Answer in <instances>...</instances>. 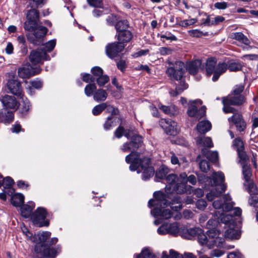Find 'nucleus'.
Listing matches in <instances>:
<instances>
[{
  "label": "nucleus",
  "instance_id": "864d4df0",
  "mask_svg": "<svg viewBox=\"0 0 258 258\" xmlns=\"http://www.w3.org/2000/svg\"><path fill=\"white\" fill-rule=\"evenodd\" d=\"M137 258H155V256L149 249L144 248Z\"/></svg>",
  "mask_w": 258,
  "mask_h": 258
},
{
  "label": "nucleus",
  "instance_id": "f3484780",
  "mask_svg": "<svg viewBox=\"0 0 258 258\" xmlns=\"http://www.w3.org/2000/svg\"><path fill=\"white\" fill-rule=\"evenodd\" d=\"M4 107L6 109H11L16 110L19 105L15 97L6 95L0 98Z\"/></svg>",
  "mask_w": 258,
  "mask_h": 258
},
{
  "label": "nucleus",
  "instance_id": "6ab92c4d",
  "mask_svg": "<svg viewBox=\"0 0 258 258\" xmlns=\"http://www.w3.org/2000/svg\"><path fill=\"white\" fill-rule=\"evenodd\" d=\"M39 73V70H35L30 64L19 68L18 69V76L22 79L29 78Z\"/></svg>",
  "mask_w": 258,
  "mask_h": 258
},
{
  "label": "nucleus",
  "instance_id": "338daca9",
  "mask_svg": "<svg viewBox=\"0 0 258 258\" xmlns=\"http://www.w3.org/2000/svg\"><path fill=\"white\" fill-rule=\"evenodd\" d=\"M207 206V205L206 201L203 199L199 200L196 202V207L200 210H204Z\"/></svg>",
  "mask_w": 258,
  "mask_h": 258
},
{
  "label": "nucleus",
  "instance_id": "0e129e2a",
  "mask_svg": "<svg viewBox=\"0 0 258 258\" xmlns=\"http://www.w3.org/2000/svg\"><path fill=\"white\" fill-rule=\"evenodd\" d=\"M248 203L250 205L254 206L258 203V194L253 192L250 194V198L248 200Z\"/></svg>",
  "mask_w": 258,
  "mask_h": 258
},
{
  "label": "nucleus",
  "instance_id": "7c9ffc66",
  "mask_svg": "<svg viewBox=\"0 0 258 258\" xmlns=\"http://www.w3.org/2000/svg\"><path fill=\"white\" fill-rule=\"evenodd\" d=\"M202 154L212 162L215 163L218 159V153L217 151H211L206 149L202 150Z\"/></svg>",
  "mask_w": 258,
  "mask_h": 258
},
{
  "label": "nucleus",
  "instance_id": "c756f323",
  "mask_svg": "<svg viewBox=\"0 0 258 258\" xmlns=\"http://www.w3.org/2000/svg\"><path fill=\"white\" fill-rule=\"evenodd\" d=\"M108 94L106 91L102 89L97 90L93 94V99L96 102H102L105 101Z\"/></svg>",
  "mask_w": 258,
  "mask_h": 258
},
{
  "label": "nucleus",
  "instance_id": "e2e57ef3",
  "mask_svg": "<svg viewBox=\"0 0 258 258\" xmlns=\"http://www.w3.org/2000/svg\"><path fill=\"white\" fill-rule=\"evenodd\" d=\"M161 38H164L170 41H175L177 40L176 37L169 32H166L164 34L160 36Z\"/></svg>",
  "mask_w": 258,
  "mask_h": 258
},
{
  "label": "nucleus",
  "instance_id": "a211bd4d",
  "mask_svg": "<svg viewBox=\"0 0 258 258\" xmlns=\"http://www.w3.org/2000/svg\"><path fill=\"white\" fill-rule=\"evenodd\" d=\"M213 232L214 233V229L213 228L208 230L206 234H205L202 229L201 233L198 234L197 236L200 244L202 245H206L211 248V245L213 243V242L211 241V238Z\"/></svg>",
  "mask_w": 258,
  "mask_h": 258
},
{
  "label": "nucleus",
  "instance_id": "ea45409f",
  "mask_svg": "<svg viewBox=\"0 0 258 258\" xmlns=\"http://www.w3.org/2000/svg\"><path fill=\"white\" fill-rule=\"evenodd\" d=\"M187 85L184 82H180V84L176 87L175 90H171L169 94L172 96H176L181 93L184 90L187 88Z\"/></svg>",
  "mask_w": 258,
  "mask_h": 258
},
{
  "label": "nucleus",
  "instance_id": "9b49d317",
  "mask_svg": "<svg viewBox=\"0 0 258 258\" xmlns=\"http://www.w3.org/2000/svg\"><path fill=\"white\" fill-rule=\"evenodd\" d=\"M47 215L46 209L42 207L38 208L32 214L31 219L34 225L38 227L48 226L49 222L45 220Z\"/></svg>",
  "mask_w": 258,
  "mask_h": 258
},
{
  "label": "nucleus",
  "instance_id": "9d476101",
  "mask_svg": "<svg viewBox=\"0 0 258 258\" xmlns=\"http://www.w3.org/2000/svg\"><path fill=\"white\" fill-rule=\"evenodd\" d=\"M150 159L148 157H145L142 159L141 160L137 161L138 164L137 168L135 170H131V171H135L139 168L143 170L142 174V179L143 180H147L152 176L154 173L153 168L150 166Z\"/></svg>",
  "mask_w": 258,
  "mask_h": 258
},
{
  "label": "nucleus",
  "instance_id": "393cba45",
  "mask_svg": "<svg viewBox=\"0 0 258 258\" xmlns=\"http://www.w3.org/2000/svg\"><path fill=\"white\" fill-rule=\"evenodd\" d=\"M51 233L48 231L38 233L34 235L33 242L36 243H43L50 236Z\"/></svg>",
  "mask_w": 258,
  "mask_h": 258
},
{
  "label": "nucleus",
  "instance_id": "bb28decb",
  "mask_svg": "<svg viewBox=\"0 0 258 258\" xmlns=\"http://www.w3.org/2000/svg\"><path fill=\"white\" fill-rule=\"evenodd\" d=\"M231 38L246 45H249L250 43L248 38L241 32L232 33L231 34Z\"/></svg>",
  "mask_w": 258,
  "mask_h": 258
},
{
  "label": "nucleus",
  "instance_id": "e433bc0d",
  "mask_svg": "<svg viewBox=\"0 0 258 258\" xmlns=\"http://www.w3.org/2000/svg\"><path fill=\"white\" fill-rule=\"evenodd\" d=\"M225 212H222L221 213H220L219 212V218L222 223L227 224H231L233 223V220L232 215L229 213L228 214L227 213H224Z\"/></svg>",
  "mask_w": 258,
  "mask_h": 258
},
{
  "label": "nucleus",
  "instance_id": "8fccbe9b",
  "mask_svg": "<svg viewBox=\"0 0 258 258\" xmlns=\"http://www.w3.org/2000/svg\"><path fill=\"white\" fill-rule=\"evenodd\" d=\"M39 17V12L35 9H32L28 11L26 16L27 19L34 20L38 21Z\"/></svg>",
  "mask_w": 258,
  "mask_h": 258
},
{
  "label": "nucleus",
  "instance_id": "dca6fc26",
  "mask_svg": "<svg viewBox=\"0 0 258 258\" xmlns=\"http://www.w3.org/2000/svg\"><path fill=\"white\" fill-rule=\"evenodd\" d=\"M202 229L195 227L187 228L185 226L180 227V236L183 238L191 239L193 237L197 236L198 234L201 233Z\"/></svg>",
  "mask_w": 258,
  "mask_h": 258
},
{
  "label": "nucleus",
  "instance_id": "b1692460",
  "mask_svg": "<svg viewBox=\"0 0 258 258\" xmlns=\"http://www.w3.org/2000/svg\"><path fill=\"white\" fill-rule=\"evenodd\" d=\"M214 229V233L213 232V233L212 234V236H211V241L213 242V243L211 245V248L214 246L217 247H222L224 240L222 237L219 236L220 234V231L215 228Z\"/></svg>",
  "mask_w": 258,
  "mask_h": 258
},
{
  "label": "nucleus",
  "instance_id": "3c124183",
  "mask_svg": "<svg viewBox=\"0 0 258 258\" xmlns=\"http://www.w3.org/2000/svg\"><path fill=\"white\" fill-rule=\"evenodd\" d=\"M239 158V163L241 165L243 164H248V157L246 152L242 150L237 152Z\"/></svg>",
  "mask_w": 258,
  "mask_h": 258
},
{
  "label": "nucleus",
  "instance_id": "412c9836",
  "mask_svg": "<svg viewBox=\"0 0 258 258\" xmlns=\"http://www.w3.org/2000/svg\"><path fill=\"white\" fill-rule=\"evenodd\" d=\"M133 37V34L131 31L127 30L125 31H120L116 33L115 38L117 39L118 42L122 45L126 46V43L130 42Z\"/></svg>",
  "mask_w": 258,
  "mask_h": 258
},
{
  "label": "nucleus",
  "instance_id": "423d86ee",
  "mask_svg": "<svg viewBox=\"0 0 258 258\" xmlns=\"http://www.w3.org/2000/svg\"><path fill=\"white\" fill-rule=\"evenodd\" d=\"M225 179V176L222 172H214L212 177H207L205 174H202L198 176L199 182L204 184V187L209 189L210 187H213L222 183Z\"/></svg>",
  "mask_w": 258,
  "mask_h": 258
},
{
  "label": "nucleus",
  "instance_id": "4468645a",
  "mask_svg": "<svg viewBox=\"0 0 258 258\" xmlns=\"http://www.w3.org/2000/svg\"><path fill=\"white\" fill-rule=\"evenodd\" d=\"M34 33L27 35L28 40L35 45H39L41 41L42 38L47 32V29L42 26H39Z\"/></svg>",
  "mask_w": 258,
  "mask_h": 258
},
{
  "label": "nucleus",
  "instance_id": "de8ad7c7",
  "mask_svg": "<svg viewBox=\"0 0 258 258\" xmlns=\"http://www.w3.org/2000/svg\"><path fill=\"white\" fill-rule=\"evenodd\" d=\"M14 183V181L13 179L11 177L7 176L3 179L2 185H3L5 188L10 189V190H12L11 192L13 193L14 192V189L11 188V187Z\"/></svg>",
  "mask_w": 258,
  "mask_h": 258
},
{
  "label": "nucleus",
  "instance_id": "603ef678",
  "mask_svg": "<svg viewBox=\"0 0 258 258\" xmlns=\"http://www.w3.org/2000/svg\"><path fill=\"white\" fill-rule=\"evenodd\" d=\"M56 45V40L55 39L51 40L48 41L44 45V47L43 49H41L42 50L45 52H50L51 51Z\"/></svg>",
  "mask_w": 258,
  "mask_h": 258
},
{
  "label": "nucleus",
  "instance_id": "774afa93",
  "mask_svg": "<svg viewBox=\"0 0 258 258\" xmlns=\"http://www.w3.org/2000/svg\"><path fill=\"white\" fill-rule=\"evenodd\" d=\"M223 110L225 113H234L236 111V109L230 106V105H232L231 104L223 103Z\"/></svg>",
  "mask_w": 258,
  "mask_h": 258
},
{
  "label": "nucleus",
  "instance_id": "7ed1b4c3",
  "mask_svg": "<svg viewBox=\"0 0 258 258\" xmlns=\"http://www.w3.org/2000/svg\"><path fill=\"white\" fill-rule=\"evenodd\" d=\"M202 61L200 59H196L194 61L186 63V66L180 61H176L173 66L169 67L166 71L167 75L171 79L175 80H180L183 77L184 72V69L192 75H195L198 73L199 68L201 67Z\"/></svg>",
  "mask_w": 258,
  "mask_h": 258
},
{
  "label": "nucleus",
  "instance_id": "c9c22d12",
  "mask_svg": "<svg viewBox=\"0 0 258 258\" xmlns=\"http://www.w3.org/2000/svg\"><path fill=\"white\" fill-rule=\"evenodd\" d=\"M38 21L27 19L24 23V29L25 30L29 31H34L36 29L38 26Z\"/></svg>",
  "mask_w": 258,
  "mask_h": 258
},
{
  "label": "nucleus",
  "instance_id": "49530a36",
  "mask_svg": "<svg viewBox=\"0 0 258 258\" xmlns=\"http://www.w3.org/2000/svg\"><path fill=\"white\" fill-rule=\"evenodd\" d=\"M107 107V102L102 103L96 105L92 109V113L94 115H98L100 114Z\"/></svg>",
  "mask_w": 258,
  "mask_h": 258
},
{
  "label": "nucleus",
  "instance_id": "052dcab7",
  "mask_svg": "<svg viewBox=\"0 0 258 258\" xmlns=\"http://www.w3.org/2000/svg\"><path fill=\"white\" fill-rule=\"evenodd\" d=\"M109 78L108 76L106 75H103L102 74L98 77V78L96 80V81L98 85L99 86H103L106 83H107L109 81Z\"/></svg>",
  "mask_w": 258,
  "mask_h": 258
},
{
  "label": "nucleus",
  "instance_id": "c85d7f7f",
  "mask_svg": "<svg viewBox=\"0 0 258 258\" xmlns=\"http://www.w3.org/2000/svg\"><path fill=\"white\" fill-rule=\"evenodd\" d=\"M186 183L184 182H179V180L177 181L173 186L169 187L172 191H174L178 194H182L185 192L186 190Z\"/></svg>",
  "mask_w": 258,
  "mask_h": 258
},
{
  "label": "nucleus",
  "instance_id": "1a4fd4ad",
  "mask_svg": "<svg viewBox=\"0 0 258 258\" xmlns=\"http://www.w3.org/2000/svg\"><path fill=\"white\" fill-rule=\"evenodd\" d=\"M180 224L177 222L173 223H165L160 226L157 229L159 234L164 235L169 234L174 236L180 235Z\"/></svg>",
  "mask_w": 258,
  "mask_h": 258
},
{
  "label": "nucleus",
  "instance_id": "2f4dec72",
  "mask_svg": "<svg viewBox=\"0 0 258 258\" xmlns=\"http://www.w3.org/2000/svg\"><path fill=\"white\" fill-rule=\"evenodd\" d=\"M24 202V196L22 194H15L11 198L12 204L16 207L21 206Z\"/></svg>",
  "mask_w": 258,
  "mask_h": 258
},
{
  "label": "nucleus",
  "instance_id": "f257e3e1",
  "mask_svg": "<svg viewBox=\"0 0 258 258\" xmlns=\"http://www.w3.org/2000/svg\"><path fill=\"white\" fill-rule=\"evenodd\" d=\"M243 65L239 61H230L228 64L225 62H219L217 64L215 57L208 58L205 64V69L208 76L213 75L212 81L216 82L220 76L226 72L227 69L230 72H237L241 70Z\"/></svg>",
  "mask_w": 258,
  "mask_h": 258
},
{
  "label": "nucleus",
  "instance_id": "4be33fe9",
  "mask_svg": "<svg viewBox=\"0 0 258 258\" xmlns=\"http://www.w3.org/2000/svg\"><path fill=\"white\" fill-rule=\"evenodd\" d=\"M215 187L213 188L210 192L207 194L206 197L207 199L212 201L215 197L220 196L223 192H225L226 186L224 184H221L219 186H215Z\"/></svg>",
  "mask_w": 258,
  "mask_h": 258
},
{
  "label": "nucleus",
  "instance_id": "cd10ccee",
  "mask_svg": "<svg viewBox=\"0 0 258 258\" xmlns=\"http://www.w3.org/2000/svg\"><path fill=\"white\" fill-rule=\"evenodd\" d=\"M211 123L208 120L201 121L197 125L198 131L201 134L208 132L211 130Z\"/></svg>",
  "mask_w": 258,
  "mask_h": 258
},
{
  "label": "nucleus",
  "instance_id": "bf43d9fd",
  "mask_svg": "<svg viewBox=\"0 0 258 258\" xmlns=\"http://www.w3.org/2000/svg\"><path fill=\"white\" fill-rule=\"evenodd\" d=\"M213 206L216 209L220 210L222 212H226L225 204L222 200L215 201L213 203Z\"/></svg>",
  "mask_w": 258,
  "mask_h": 258
},
{
  "label": "nucleus",
  "instance_id": "37998d69",
  "mask_svg": "<svg viewBox=\"0 0 258 258\" xmlns=\"http://www.w3.org/2000/svg\"><path fill=\"white\" fill-rule=\"evenodd\" d=\"M242 168V174L245 181H248L250 179L252 175L251 170L248 164H243L241 165Z\"/></svg>",
  "mask_w": 258,
  "mask_h": 258
},
{
  "label": "nucleus",
  "instance_id": "39448f33",
  "mask_svg": "<svg viewBox=\"0 0 258 258\" xmlns=\"http://www.w3.org/2000/svg\"><path fill=\"white\" fill-rule=\"evenodd\" d=\"M244 87L243 84L234 86L231 93L227 96L223 98L222 103L240 106L246 103V99L245 96L241 94Z\"/></svg>",
  "mask_w": 258,
  "mask_h": 258
},
{
  "label": "nucleus",
  "instance_id": "c03bdc74",
  "mask_svg": "<svg viewBox=\"0 0 258 258\" xmlns=\"http://www.w3.org/2000/svg\"><path fill=\"white\" fill-rule=\"evenodd\" d=\"M165 180L169 184V185H166V187L169 188V187L173 186V185H175V183L178 181L179 178L176 175L170 174L166 177Z\"/></svg>",
  "mask_w": 258,
  "mask_h": 258
},
{
  "label": "nucleus",
  "instance_id": "680f3d73",
  "mask_svg": "<svg viewBox=\"0 0 258 258\" xmlns=\"http://www.w3.org/2000/svg\"><path fill=\"white\" fill-rule=\"evenodd\" d=\"M201 170L204 172H207L210 170V163L206 160L201 161L199 163Z\"/></svg>",
  "mask_w": 258,
  "mask_h": 258
},
{
  "label": "nucleus",
  "instance_id": "69168bd1",
  "mask_svg": "<svg viewBox=\"0 0 258 258\" xmlns=\"http://www.w3.org/2000/svg\"><path fill=\"white\" fill-rule=\"evenodd\" d=\"M117 21H118V20L117 19V16L114 14L110 15L108 16L107 18L106 19V22L107 24L111 26H115L116 23Z\"/></svg>",
  "mask_w": 258,
  "mask_h": 258
},
{
  "label": "nucleus",
  "instance_id": "4d7b16f0",
  "mask_svg": "<svg viewBox=\"0 0 258 258\" xmlns=\"http://www.w3.org/2000/svg\"><path fill=\"white\" fill-rule=\"evenodd\" d=\"M244 185L249 193L251 194L255 192L256 186L251 179H249L248 181H245Z\"/></svg>",
  "mask_w": 258,
  "mask_h": 258
},
{
  "label": "nucleus",
  "instance_id": "58836bf2",
  "mask_svg": "<svg viewBox=\"0 0 258 258\" xmlns=\"http://www.w3.org/2000/svg\"><path fill=\"white\" fill-rule=\"evenodd\" d=\"M128 27L129 25L128 22L125 20H118L115 25V28L116 30V33L119 32L120 31L127 30Z\"/></svg>",
  "mask_w": 258,
  "mask_h": 258
},
{
  "label": "nucleus",
  "instance_id": "6e6d98bb",
  "mask_svg": "<svg viewBox=\"0 0 258 258\" xmlns=\"http://www.w3.org/2000/svg\"><path fill=\"white\" fill-rule=\"evenodd\" d=\"M223 203L225 204V209L226 211H229L233 207V203L231 202V198L230 195L227 194L223 197Z\"/></svg>",
  "mask_w": 258,
  "mask_h": 258
},
{
  "label": "nucleus",
  "instance_id": "a878e982",
  "mask_svg": "<svg viewBox=\"0 0 258 258\" xmlns=\"http://www.w3.org/2000/svg\"><path fill=\"white\" fill-rule=\"evenodd\" d=\"M34 207L35 204L33 202H30L29 205H23L21 208V215L25 218L29 217Z\"/></svg>",
  "mask_w": 258,
  "mask_h": 258
},
{
  "label": "nucleus",
  "instance_id": "5fc2aeb1",
  "mask_svg": "<svg viewBox=\"0 0 258 258\" xmlns=\"http://www.w3.org/2000/svg\"><path fill=\"white\" fill-rule=\"evenodd\" d=\"M43 254L45 257L54 258L56 255V250L53 248L46 247L43 249Z\"/></svg>",
  "mask_w": 258,
  "mask_h": 258
},
{
  "label": "nucleus",
  "instance_id": "f03ea898",
  "mask_svg": "<svg viewBox=\"0 0 258 258\" xmlns=\"http://www.w3.org/2000/svg\"><path fill=\"white\" fill-rule=\"evenodd\" d=\"M170 203L167 200V196L163 192L156 191L154 194V199L148 202L149 207H154L151 210V214L154 217L160 216L163 219H169L173 216V213L169 209H165Z\"/></svg>",
  "mask_w": 258,
  "mask_h": 258
},
{
  "label": "nucleus",
  "instance_id": "aec40b11",
  "mask_svg": "<svg viewBox=\"0 0 258 258\" xmlns=\"http://www.w3.org/2000/svg\"><path fill=\"white\" fill-rule=\"evenodd\" d=\"M228 121H232L235 124L236 130L238 132L244 131L246 127V123L240 113H234L231 117L228 118Z\"/></svg>",
  "mask_w": 258,
  "mask_h": 258
},
{
  "label": "nucleus",
  "instance_id": "4c0bfd02",
  "mask_svg": "<svg viewBox=\"0 0 258 258\" xmlns=\"http://www.w3.org/2000/svg\"><path fill=\"white\" fill-rule=\"evenodd\" d=\"M169 169L165 166H162L156 172V177L160 179L166 178L167 174L169 172Z\"/></svg>",
  "mask_w": 258,
  "mask_h": 258
},
{
  "label": "nucleus",
  "instance_id": "ddd939ff",
  "mask_svg": "<svg viewBox=\"0 0 258 258\" xmlns=\"http://www.w3.org/2000/svg\"><path fill=\"white\" fill-rule=\"evenodd\" d=\"M159 124L167 135L174 136L178 132L177 123L171 119L162 118L159 121Z\"/></svg>",
  "mask_w": 258,
  "mask_h": 258
},
{
  "label": "nucleus",
  "instance_id": "a18cd8bd",
  "mask_svg": "<svg viewBox=\"0 0 258 258\" xmlns=\"http://www.w3.org/2000/svg\"><path fill=\"white\" fill-rule=\"evenodd\" d=\"M232 146L237 152L244 150V143L240 138H237L233 141Z\"/></svg>",
  "mask_w": 258,
  "mask_h": 258
},
{
  "label": "nucleus",
  "instance_id": "a19ab883",
  "mask_svg": "<svg viewBox=\"0 0 258 258\" xmlns=\"http://www.w3.org/2000/svg\"><path fill=\"white\" fill-rule=\"evenodd\" d=\"M31 104L30 101L26 98L24 99L22 105L20 108V112L23 116H25L28 113L31 109Z\"/></svg>",
  "mask_w": 258,
  "mask_h": 258
},
{
  "label": "nucleus",
  "instance_id": "13d9d810",
  "mask_svg": "<svg viewBox=\"0 0 258 258\" xmlns=\"http://www.w3.org/2000/svg\"><path fill=\"white\" fill-rule=\"evenodd\" d=\"M96 90V86L94 84H88L85 88V94L87 96H90L94 94V92Z\"/></svg>",
  "mask_w": 258,
  "mask_h": 258
},
{
  "label": "nucleus",
  "instance_id": "f8f14e48",
  "mask_svg": "<svg viewBox=\"0 0 258 258\" xmlns=\"http://www.w3.org/2000/svg\"><path fill=\"white\" fill-rule=\"evenodd\" d=\"M124 46L122 45L117 41L110 43L105 46V53L110 59H114L119 56V53L124 49Z\"/></svg>",
  "mask_w": 258,
  "mask_h": 258
},
{
  "label": "nucleus",
  "instance_id": "09e8293b",
  "mask_svg": "<svg viewBox=\"0 0 258 258\" xmlns=\"http://www.w3.org/2000/svg\"><path fill=\"white\" fill-rule=\"evenodd\" d=\"M162 258H183V256L182 254L171 249L169 251V255L166 251H163L162 252Z\"/></svg>",
  "mask_w": 258,
  "mask_h": 258
},
{
  "label": "nucleus",
  "instance_id": "2eb2a0df",
  "mask_svg": "<svg viewBox=\"0 0 258 258\" xmlns=\"http://www.w3.org/2000/svg\"><path fill=\"white\" fill-rule=\"evenodd\" d=\"M29 59L33 64H37L41 63L43 60H48L50 59L49 56L41 49L37 50H33L29 55Z\"/></svg>",
  "mask_w": 258,
  "mask_h": 258
},
{
  "label": "nucleus",
  "instance_id": "72a5a7b5",
  "mask_svg": "<svg viewBox=\"0 0 258 258\" xmlns=\"http://www.w3.org/2000/svg\"><path fill=\"white\" fill-rule=\"evenodd\" d=\"M168 203H170V205H168V206H170V208L173 211L178 212L182 208L181 199L179 196L175 197L174 199L172 200L171 202H168Z\"/></svg>",
  "mask_w": 258,
  "mask_h": 258
},
{
  "label": "nucleus",
  "instance_id": "473e14b6",
  "mask_svg": "<svg viewBox=\"0 0 258 258\" xmlns=\"http://www.w3.org/2000/svg\"><path fill=\"white\" fill-rule=\"evenodd\" d=\"M196 142L198 145L208 148H212L213 147L212 139L210 137H198L196 139Z\"/></svg>",
  "mask_w": 258,
  "mask_h": 258
},
{
  "label": "nucleus",
  "instance_id": "20e7f679",
  "mask_svg": "<svg viewBox=\"0 0 258 258\" xmlns=\"http://www.w3.org/2000/svg\"><path fill=\"white\" fill-rule=\"evenodd\" d=\"M143 141L141 136L134 135L132 136L131 141L124 143L121 147V150L124 152L131 153L125 157V161L131 164L130 170H135L137 166V161L141 160L144 156L138 152H136L139 147H141Z\"/></svg>",
  "mask_w": 258,
  "mask_h": 258
},
{
  "label": "nucleus",
  "instance_id": "6e6552de",
  "mask_svg": "<svg viewBox=\"0 0 258 258\" xmlns=\"http://www.w3.org/2000/svg\"><path fill=\"white\" fill-rule=\"evenodd\" d=\"M9 78L7 83V88L9 92L21 98L23 96V92L20 81L15 79V74L13 72H9L6 74Z\"/></svg>",
  "mask_w": 258,
  "mask_h": 258
},
{
  "label": "nucleus",
  "instance_id": "0eeeda50",
  "mask_svg": "<svg viewBox=\"0 0 258 258\" xmlns=\"http://www.w3.org/2000/svg\"><path fill=\"white\" fill-rule=\"evenodd\" d=\"M202 103L200 99L189 101L187 110V115L194 118L196 120L201 119L206 115V107L205 106H201Z\"/></svg>",
  "mask_w": 258,
  "mask_h": 258
},
{
  "label": "nucleus",
  "instance_id": "5701e85b",
  "mask_svg": "<svg viewBox=\"0 0 258 258\" xmlns=\"http://www.w3.org/2000/svg\"><path fill=\"white\" fill-rule=\"evenodd\" d=\"M158 107L163 113L170 116L175 115L178 113L177 108L172 104L164 105L160 103L158 105Z\"/></svg>",
  "mask_w": 258,
  "mask_h": 258
},
{
  "label": "nucleus",
  "instance_id": "79ce46f5",
  "mask_svg": "<svg viewBox=\"0 0 258 258\" xmlns=\"http://www.w3.org/2000/svg\"><path fill=\"white\" fill-rule=\"evenodd\" d=\"M224 236L229 239H238L239 237V232L232 228L227 229L225 232Z\"/></svg>",
  "mask_w": 258,
  "mask_h": 258
},
{
  "label": "nucleus",
  "instance_id": "f704fd0d",
  "mask_svg": "<svg viewBox=\"0 0 258 258\" xmlns=\"http://www.w3.org/2000/svg\"><path fill=\"white\" fill-rule=\"evenodd\" d=\"M118 119H119L115 116H108L104 124V128L105 130H109L111 127L116 126Z\"/></svg>",
  "mask_w": 258,
  "mask_h": 258
}]
</instances>
